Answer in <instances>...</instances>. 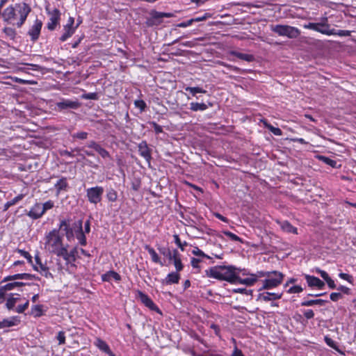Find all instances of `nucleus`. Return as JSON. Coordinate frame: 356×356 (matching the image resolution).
Listing matches in <instances>:
<instances>
[{
	"label": "nucleus",
	"instance_id": "1",
	"mask_svg": "<svg viewBox=\"0 0 356 356\" xmlns=\"http://www.w3.org/2000/svg\"><path fill=\"white\" fill-rule=\"evenodd\" d=\"M31 11V7L26 3H16L9 6L1 13L4 22L20 28L26 22Z\"/></svg>",
	"mask_w": 356,
	"mask_h": 356
},
{
	"label": "nucleus",
	"instance_id": "2",
	"mask_svg": "<svg viewBox=\"0 0 356 356\" xmlns=\"http://www.w3.org/2000/svg\"><path fill=\"white\" fill-rule=\"evenodd\" d=\"M241 268L234 266H216L205 270L207 277L225 280L231 284H236V274Z\"/></svg>",
	"mask_w": 356,
	"mask_h": 356
},
{
	"label": "nucleus",
	"instance_id": "3",
	"mask_svg": "<svg viewBox=\"0 0 356 356\" xmlns=\"http://www.w3.org/2000/svg\"><path fill=\"white\" fill-rule=\"evenodd\" d=\"M44 239V250L50 254L59 257L65 247L63 243V236H60L59 230L54 229L50 231L45 234Z\"/></svg>",
	"mask_w": 356,
	"mask_h": 356
},
{
	"label": "nucleus",
	"instance_id": "4",
	"mask_svg": "<svg viewBox=\"0 0 356 356\" xmlns=\"http://www.w3.org/2000/svg\"><path fill=\"white\" fill-rule=\"evenodd\" d=\"M257 276L260 277H265L262 281V286L259 291L262 289H272L276 288L283 281L284 275L281 272L277 270L273 271H257Z\"/></svg>",
	"mask_w": 356,
	"mask_h": 356
},
{
	"label": "nucleus",
	"instance_id": "5",
	"mask_svg": "<svg viewBox=\"0 0 356 356\" xmlns=\"http://www.w3.org/2000/svg\"><path fill=\"white\" fill-rule=\"evenodd\" d=\"M305 29L313 30L326 35H332L335 33V29H331L327 17L320 19L318 22H309L303 24Z\"/></svg>",
	"mask_w": 356,
	"mask_h": 356
},
{
	"label": "nucleus",
	"instance_id": "6",
	"mask_svg": "<svg viewBox=\"0 0 356 356\" xmlns=\"http://www.w3.org/2000/svg\"><path fill=\"white\" fill-rule=\"evenodd\" d=\"M271 31L280 36H286L291 39L298 38L300 34L298 28L289 25L276 24L271 26Z\"/></svg>",
	"mask_w": 356,
	"mask_h": 356
},
{
	"label": "nucleus",
	"instance_id": "7",
	"mask_svg": "<svg viewBox=\"0 0 356 356\" xmlns=\"http://www.w3.org/2000/svg\"><path fill=\"white\" fill-rule=\"evenodd\" d=\"M47 14L49 16V22L47 24V28L49 31H54L59 25L60 20V12L58 8L51 10L49 6L45 8Z\"/></svg>",
	"mask_w": 356,
	"mask_h": 356
},
{
	"label": "nucleus",
	"instance_id": "8",
	"mask_svg": "<svg viewBox=\"0 0 356 356\" xmlns=\"http://www.w3.org/2000/svg\"><path fill=\"white\" fill-rule=\"evenodd\" d=\"M104 193V188L102 186H96L88 188L86 190V197L90 203L97 204L100 202Z\"/></svg>",
	"mask_w": 356,
	"mask_h": 356
},
{
	"label": "nucleus",
	"instance_id": "9",
	"mask_svg": "<svg viewBox=\"0 0 356 356\" xmlns=\"http://www.w3.org/2000/svg\"><path fill=\"white\" fill-rule=\"evenodd\" d=\"M81 106V103L77 99H61L56 103V109L62 112L69 109H78Z\"/></svg>",
	"mask_w": 356,
	"mask_h": 356
},
{
	"label": "nucleus",
	"instance_id": "10",
	"mask_svg": "<svg viewBox=\"0 0 356 356\" xmlns=\"http://www.w3.org/2000/svg\"><path fill=\"white\" fill-rule=\"evenodd\" d=\"M67 245H66L61 254H60V257H62L67 266H70L71 267H76L74 262L76 260V255L78 253V248L76 246L74 247L70 252L67 251Z\"/></svg>",
	"mask_w": 356,
	"mask_h": 356
},
{
	"label": "nucleus",
	"instance_id": "11",
	"mask_svg": "<svg viewBox=\"0 0 356 356\" xmlns=\"http://www.w3.org/2000/svg\"><path fill=\"white\" fill-rule=\"evenodd\" d=\"M151 17L147 19V24L148 26H152L154 25H159L162 23V19L164 17H172L174 15L171 13L158 12L156 10H152L150 13Z\"/></svg>",
	"mask_w": 356,
	"mask_h": 356
},
{
	"label": "nucleus",
	"instance_id": "12",
	"mask_svg": "<svg viewBox=\"0 0 356 356\" xmlns=\"http://www.w3.org/2000/svg\"><path fill=\"white\" fill-rule=\"evenodd\" d=\"M42 27V22L41 20L36 19L33 24L30 27L28 35L30 36L31 41L35 42L39 38L40 31Z\"/></svg>",
	"mask_w": 356,
	"mask_h": 356
},
{
	"label": "nucleus",
	"instance_id": "13",
	"mask_svg": "<svg viewBox=\"0 0 356 356\" xmlns=\"http://www.w3.org/2000/svg\"><path fill=\"white\" fill-rule=\"evenodd\" d=\"M74 234L81 245L85 246L87 243L86 237L83 230V221L78 220L74 223Z\"/></svg>",
	"mask_w": 356,
	"mask_h": 356
},
{
	"label": "nucleus",
	"instance_id": "14",
	"mask_svg": "<svg viewBox=\"0 0 356 356\" xmlns=\"http://www.w3.org/2000/svg\"><path fill=\"white\" fill-rule=\"evenodd\" d=\"M138 148L139 154L145 159L149 165L152 160V149L148 147L147 142L145 140L140 142Z\"/></svg>",
	"mask_w": 356,
	"mask_h": 356
},
{
	"label": "nucleus",
	"instance_id": "15",
	"mask_svg": "<svg viewBox=\"0 0 356 356\" xmlns=\"http://www.w3.org/2000/svg\"><path fill=\"white\" fill-rule=\"evenodd\" d=\"M139 298L141 302L150 310L156 312L157 313H161L160 309L156 306V305L152 301V300L145 293L139 291L138 292Z\"/></svg>",
	"mask_w": 356,
	"mask_h": 356
},
{
	"label": "nucleus",
	"instance_id": "16",
	"mask_svg": "<svg viewBox=\"0 0 356 356\" xmlns=\"http://www.w3.org/2000/svg\"><path fill=\"white\" fill-rule=\"evenodd\" d=\"M259 278V276H257V272L254 274H250V276H248L246 278H241L240 276H238V273L236 274V284H245L248 286H253L255 282L257 281V280Z\"/></svg>",
	"mask_w": 356,
	"mask_h": 356
},
{
	"label": "nucleus",
	"instance_id": "17",
	"mask_svg": "<svg viewBox=\"0 0 356 356\" xmlns=\"http://www.w3.org/2000/svg\"><path fill=\"white\" fill-rule=\"evenodd\" d=\"M282 295V293L263 292L258 295L257 300L264 302L274 301L280 299Z\"/></svg>",
	"mask_w": 356,
	"mask_h": 356
},
{
	"label": "nucleus",
	"instance_id": "18",
	"mask_svg": "<svg viewBox=\"0 0 356 356\" xmlns=\"http://www.w3.org/2000/svg\"><path fill=\"white\" fill-rule=\"evenodd\" d=\"M44 214V210H42V204L40 203L35 204L27 213L28 216L33 220L41 218Z\"/></svg>",
	"mask_w": 356,
	"mask_h": 356
},
{
	"label": "nucleus",
	"instance_id": "19",
	"mask_svg": "<svg viewBox=\"0 0 356 356\" xmlns=\"http://www.w3.org/2000/svg\"><path fill=\"white\" fill-rule=\"evenodd\" d=\"M305 278L308 286L310 287H316L318 289H322L325 286V283L316 277L305 275Z\"/></svg>",
	"mask_w": 356,
	"mask_h": 356
},
{
	"label": "nucleus",
	"instance_id": "20",
	"mask_svg": "<svg viewBox=\"0 0 356 356\" xmlns=\"http://www.w3.org/2000/svg\"><path fill=\"white\" fill-rule=\"evenodd\" d=\"M94 344L100 350L106 353L109 356H115V354L111 351L109 346L102 339L97 338L94 342Z\"/></svg>",
	"mask_w": 356,
	"mask_h": 356
},
{
	"label": "nucleus",
	"instance_id": "21",
	"mask_svg": "<svg viewBox=\"0 0 356 356\" xmlns=\"http://www.w3.org/2000/svg\"><path fill=\"white\" fill-rule=\"evenodd\" d=\"M180 280V275L177 272H172L168 274L166 277L161 280L163 284L169 285L172 284H178Z\"/></svg>",
	"mask_w": 356,
	"mask_h": 356
},
{
	"label": "nucleus",
	"instance_id": "22",
	"mask_svg": "<svg viewBox=\"0 0 356 356\" xmlns=\"http://www.w3.org/2000/svg\"><path fill=\"white\" fill-rule=\"evenodd\" d=\"M20 322L19 317L12 316L0 321V329L10 327L17 325Z\"/></svg>",
	"mask_w": 356,
	"mask_h": 356
},
{
	"label": "nucleus",
	"instance_id": "23",
	"mask_svg": "<svg viewBox=\"0 0 356 356\" xmlns=\"http://www.w3.org/2000/svg\"><path fill=\"white\" fill-rule=\"evenodd\" d=\"M112 280L119 282L121 280V276L114 270H109L102 275V280L103 282H111Z\"/></svg>",
	"mask_w": 356,
	"mask_h": 356
},
{
	"label": "nucleus",
	"instance_id": "24",
	"mask_svg": "<svg viewBox=\"0 0 356 356\" xmlns=\"http://www.w3.org/2000/svg\"><path fill=\"white\" fill-rule=\"evenodd\" d=\"M228 55L236 56V58L247 62H252L254 60V56L252 54H243L234 50L229 51L228 52Z\"/></svg>",
	"mask_w": 356,
	"mask_h": 356
},
{
	"label": "nucleus",
	"instance_id": "25",
	"mask_svg": "<svg viewBox=\"0 0 356 356\" xmlns=\"http://www.w3.org/2000/svg\"><path fill=\"white\" fill-rule=\"evenodd\" d=\"M79 26V24H77L74 27L70 26H63V33L60 37V40L61 42L66 41L68 38H70L74 33L77 27Z\"/></svg>",
	"mask_w": 356,
	"mask_h": 356
},
{
	"label": "nucleus",
	"instance_id": "26",
	"mask_svg": "<svg viewBox=\"0 0 356 356\" xmlns=\"http://www.w3.org/2000/svg\"><path fill=\"white\" fill-rule=\"evenodd\" d=\"M170 260L173 261L175 267L177 272L182 270L184 266L181 263L180 255L177 250L175 249L172 250V256Z\"/></svg>",
	"mask_w": 356,
	"mask_h": 356
},
{
	"label": "nucleus",
	"instance_id": "27",
	"mask_svg": "<svg viewBox=\"0 0 356 356\" xmlns=\"http://www.w3.org/2000/svg\"><path fill=\"white\" fill-rule=\"evenodd\" d=\"M54 188L56 190V193L58 195L61 191H65L68 188L67 179L66 177H61L54 184Z\"/></svg>",
	"mask_w": 356,
	"mask_h": 356
},
{
	"label": "nucleus",
	"instance_id": "28",
	"mask_svg": "<svg viewBox=\"0 0 356 356\" xmlns=\"http://www.w3.org/2000/svg\"><path fill=\"white\" fill-rule=\"evenodd\" d=\"M277 223L280 225L281 229L287 233H293L295 234H298V229L296 227H293L289 222L284 221H277Z\"/></svg>",
	"mask_w": 356,
	"mask_h": 356
},
{
	"label": "nucleus",
	"instance_id": "29",
	"mask_svg": "<svg viewBox=\"0 0 356 356\" xmlns=\"http://www.w3.org/2000/svg\"><path fill=\"white\" fill-rule=\"evenodd\" d=\"M327 300H322V299H314V300H307L304 299L301 302L300 305L302 307H312L314 305H324Z\"/></svg>",
	"mask_w": 356,
	"mask_h": 356
},
{
	"label": "nucleus",
	"instance_id": "30",
	"mask_svg": "<svg viewBox=\"0 0 356 356\" xmlns=\"http://www.w3.org/2000/svg\"><path fill=\"white\" fill-rule=\"evenodd\" d=\"M25 285H31L29 283H25L22 282H9L1 286V290L4 291H11L16 288L21 287Z\"/></svg>",
	"mask_w": 356,
	"mask_h": 356
},
{
	"label": "nucleus",
	"instance_id": "31",
	"mask_svg": "<svg viewBox=\"0 0 356 356\" xmlns=\"http://www.w3.org/2000/svg\"><path fill=\"white\" fill-rule=\"evenodd\" d=\"M33 268L47 278H53V275L49 272V268L43 264L39 266L33 265Z\"/></svg>",
	"mask_w": 356,
	"mask_h": 356
},
{
	"label": "nucleus",
	"instance_id": "32",
	"mask_svg": "<svg viewBox=\"0 0 356 356\" xmlns=\"http://www.w3.org/2000/svg\"><path fill=\"white\" fill-rule=\"evenodd\" d=\"M145 249L150 254L151 258H152V261L154 263L159 264L161 266H163V262L161 261V259L159 258V257L158 256L157 253L156 252V251L154 250V249L153 248H152L149 245H146L145 246Z\"/></svg>",
	"mask_w": 356,
	"mask_h": 356
},
{
	"label": "nucleus",
	"instance_id": "33",
	"mask_svg": "<svg viewBox=\"0 0 356 356\" xmlns=\"http://www.w3.org/2000/svg\"><path fill=\"white\" fill-rule=\"evenodd\" d=\"M190 110L192 111H204L207 110L209 108V106L206 104L205 103L201 102H192L190 103Z\"/></svg>",
	"mask_w": 356,
	"mask_h": 356
},
{
	"label": "nucleus",
	"instance_id": "34",
	"mask_svg": "<svg viewBox=\"0 0 356 356\" xmlns=\"http://www.w3.org/2000/svg\"><path fill=\"white\" fill-rule=\"evenodd\" d=\"M186 92H188L193 97H196V95L197 93H203V94H205L207 92V90H204L201 87H190V86H186L184 88Z\"/></svg>",
	"mask_w": 356,
	"mask_h": 356
},
{
	"label": "nucleus",
	"instance_id": "35",
	"mask_svg": "<svg viewBox=\"0 0 356 356\" xmlns=\"http://www.w3.org/2000/svg\"><path fill=\"white\" fill-rule=\"evenodd\" d=\"M106 198L109 202H115L118 199V193L113 188H109L106 193Z\"/></svg>",
	"mask_w": 356,
	"mask_h": 356
},
{
	"label": "nucleus",
	"instance_id": "36",
	"mask_svg": "<svg viewBox=\"0 0 356 356\" xmlns=\"http://www.w3.org/2000/svg\"><path fill=\"white\" fill-rule=\"evenodd\" d=\"M3 32L10 40H14L17 35L16 31L12 27H5L3 29Z\"/></svg>",
	"mask_w": 356,
	"mask_h": 356
},
{
	"label": "nucleus",
	"instance_id": "37",
	"mask_svg": "<svg viewBox=\"0 0 356 356\" xmlns=\"http://www.w3.org/2000/svg\"><path fill=\"white\" fill-rule=\"evenodd\" d=\"M222 234L229 237V238L233 241L243 243V239L241 238L229 231H222Z\"/></svg>",
	"mask_w": 356,
	"mask_h": 356
},
{
	"label": "nucleus",
	"instance_id": "38",
	"mask_svg": "<svg viewBox=\"0 0 356 356\" xmlns=\"http://www.w3.org/2000/svg\"><path fill=\"white\" fill-rule=\"evenodd\" d=\"M324 340L328 346H330V348L334 349L335 350H337L338 352H340L336 341H334V340H332L331 338H330L327 336H325L324 337Z\"/></svg>",
	"mask_w": 356,
	"mask_h": 356
},
{
	"label": "nucleus",
	"instance_id": "39",
	"mask_svg": "<svg viewBox=\"0 0 356 356\" xmlns=\"http://www.w3.org/2000/svg\"><path fill=\"white\" fill-rule=\"evenodd\" d=\"M158 250L161 254L166 257L169 260L172 259V251H171L168 248L161 247L159 248Z\"/></svg>",
	"mask_w": 356,
	"mask_h": 356
},
{
	"label": "nucleus",
	"instance_id": "40",
	"mask_svg": "<svg viewBox=\"0 0 356 356\" xmlns=\"http://www.w3.org/2000/svg\"><path fill=\"white\" fill-rule=\"evenodd\" d=\"M64 231L65 232V236H66L67 239L68 241H71V239H72L75 236L74 224L73 225V226L72 227H70L68 228L64 229Z\"/></svg>",
	"mask_w": 356,
	"mask_h": 356
},
{
	"label": "nucleus",
	"instance_id": "41",
	"mask_svg": "<svg viewBox=\"0 0 356 356\" xmlns=\"http://www.w3.org/2000/svg\"><path fill=\"white\" fill-rule=\"evenodd\" d=\"M134 105L136 108H139L140 112L143 113L145 111L147 104L143 99H137L134 101Z\"/></svg>",
	"mask_w": 356,
	"mask_h": 356
},
{
	"label": "nucleus",
	"instance_id": "42",
	"mask_svg": "<svg viewBox=\"0 0 356 356\" xmlns=\"http://www.w3.org/2000/svg\"><path fill=\"white\" fill-rule=\"evenodd\" d=\"M32 312L36 317H40L42 315V305H35L32 307Z\"/></svg>",
	"mask_w": 356,
	"mask_h": 356
},
{
	"label": "nucleus",
	"instance_id": "43",
	"mask_svg": "<svg viewBox=\"0 0 356 356\" xmlns=\"http://www.w3.org/2000/svg\"><path fill=\"white\" fill-rule=\"evenodd\" d=\"M319 159L331 167H336L337 161L324 156H320Z\"/></svg>",
	"mask_w": 356,
	"mask_h": 356
},
{
	"label": "nucleus",
	"instance_id": "44",
	"mask_svg": "<svg viewBox=\"0 0 356 356\" xmlns=\"http://www.w3.org/2000/svg\"><path fill=\"white\" fill-rule=\"evenodd\" d=\"M174 237V240H175V243H176V245L182 250L184 251V247L188 245L187 242L186 241H184V242H181L179 236L177 234H175L173 236Z\"/></svg>",
	"mask_w": 356,
	"mask_h": 356
},
{
	"label": "nucleus",
	"instance_id": "45",
	"mask_svg": "<svg viewBox=\"0 0 356 356\" xmlns=\"http://www.w3.org/2000/svg\"><path fill=\"white\" fill-rule=\"evenodd\" d=\"M17 252L20 254L21 256L26 258L29 264H32V266L33 265L32 256L28 252L25 251L24 250L20 249H18Z\"/></svg>",
	"mask_w": 356,
	"mask_h": 356
},
{
	"label": "nucleus",
	"instance_id": "46",
	"mask_svg": "<svg viewBox=\"0 0 356 356\" xmlns=\"http://www.w3.org/2000/svg\"><path fill=\"white\" fill-rule=\"evenodd\" d=\"M96 152L104 159L110 158L109 152L101 145Z\"/></svg>",
	"mask_w": 356,
	"mask_h": 356
},
{
	"label": "nucleus",
	"instance_id": "47",
	"mask_svg": "<svg viewBox=\"0 0 356 356\" xmlns=\"http://www.w3.org/2000/svg\"><path fill=\"white\" fill-rule=\"evenodd\" d=\"M149 125L154 129V132L156 134H161L163 132V128L161 125L158 124L156 122L152 121L149 122Z\"/></svg>",
	"mask_w": 356,
	"mask_h": 356
},
{
	"label": "nucleus",
	"instance_id": "48",
	"mask_svg": "<svg viewBox=\"0 0 356 356\" xmlns=\"http://www.w3.org/2000/svg\"><path fill=\"white\" fill-rule=\"evenodd\" d=\"M54 206V203L52 200H48L42 204V210H44V213L51 209H52Z\"/></svg>",
	"mask_w": 356,
	"mask_h": 356
},
{
	"label": "nucleus",
	"instance_id": "49",
	"mask_svg": "<svg viewBox=\"0 0 356 356\" xmlns=\"http://www.w3.org/2000/svg\"><path fill=\"white\" fill-rule=\"evenodd\" d=\"M88 134L86 131H79L72 135L73 138H78L80 140H85L88 138Z\"/></svg>",
	"mask_w": 356,
	"mask_h": 356
},
{
	"label": "nucleus",
	"instance_id": "50",
	"mask_svg": "<svg viewBox=\"0 0 356 356\" xmlns=\"http://www.w3.org/2000/svg\"><path fill=\"white\" fill-rule=\"evenodd\" d=\"M82 97L85 99H92V100H97L99 98L98 94L97 92L85 93L82 95Z\"/></svg>",
	"mask_w": 356,
	"mask_h": 356
},
{
	"label": "nucleus",
	"instance_id": "51",
	"mask_svg": "<svg viewBox=\"0 0 356 356\" xmlns=\"http://www.w3.org/2000/svg\"><path fill=\"white\" fill-rule=\"evenodd\" d=\"M303 291V289L298 285L293 286L287 290L288 293H299Z\"/></svg>",
	"mask_w": 356,
	"mask_h": 356
},
{
	"label": "nucleus",
	"instance_id": "52",
	"mask_svg": "<svg viewBox=\"0 0 356 356\" xmlns=\"http://www.w3.org/2000/svg\"><path fill=\"white\" fill-rule=\"evenodd\" d=\"M192 254L200 257H205V258H209L207 254L204 253L203 251H202L200 249H199L197 247H195L193 250H192Z\"/></svg>",
	"mask_w": 356,
	"mask_h": 356
},
{
	"label": "nucleus",
	"instance_id": "53",
	"mask_svg": "<svg viewBox=\"0 0 356 356\" xmlns=\"http://www.w3.org/2000/svg\"><path fill=\"white\" fill-rule=\"evenodd\" d=\"M16 280H21V273L15 274L13 275H8L3 278L2 282H8V281H13Z\"/></svg>",
	"mask_w": 356,
	"mask_h": 356
},
{
	"label": "nucleus",
	"instance_id": "54",
	"mask_svg": "<svg viewBox=\"0 0 356 356\" xmlns=\"http://www.w3.org/2000/svg\"><path fill=\"white\" fill-rule=\"evenodd\" d=\"M339 277L342 279V280H346L348 282L352 284L353 282V277L352 275H349V274H347V273H340L339 274Z\"/></svg>",
	"mask_w": 356,
	"mask_h": 356
},
{
	"label": "nucleus",
	"instance_id": "55",
	"mask_svg": "<svg viewBox=\"0 0 356 356\" xmlns=\"http://www.w3.org/2000/svg\"><path fill=\"white\" fill-rule=\"evenodd\" d=\"M21 280H39V277L35 275L24 273H21Z\"/></svg>",
	"mask_w": 356,
	"mask_h": 356
},
{
	"label": "nucleus",
	"instance_id": "56",
	"mask_svg": "<svg viewBox=\"0 0 356 356\" xmlns=\"http://www.w3.org/2000/svg\"><path fill=\"white\" fill-rule=\"evenodd\" d=\"M302 312L304 316L307 319H312L314 317V312L312 309H303Z\"/></svg>",
	"mask_w": 356,
	"mask_h": 356
},
{
	"label": "nucleus",
	"instance_id": "57",
	"mask_svg": "<svg viewBox=\"0 0 356 356\" xmlns=\"http://www.w3.org/2000/svg\"><path fill=\"white\" fill-rule=\"evenodd\" d=\"M12 79L15 83H20V84H33V83H35V81H33L25 80V79H20L18 77H13Z\"/></svg>",
	"mask_w": 356,
	"mask_h": 356
},
{
	"label": "nucleus",
	"instance_id": "58",
	"mask_svg": "<svg viewBox=\"0 0 356 356\" xmlns=\"http://www.w3.org/2000/svg\"><path fill=\"white\" fill-rule=\"evenodd\" d=\"M56 339L58 341V344H65V335L63 331L58 332Z\"/></svg>",
	"mask_w": 356,
	"mask_h": 356
},
{
	"label": "nucleus",
	"instance_id": "59",
	"mask_svg": "<svg viewBox=\"0 0 356 356\" xmlns=\"http://www.w3.org/2000/svg\"><path fill=\"white\" fill-rule=\"evenodd\" d=\"M351 34V32L350 31H348V30H335V33L333 35H339V36H341V37H347V36H350Z\"/></svg>",
	"mask_w": 356,
	"mask_h": 356
},
{
	"label": "nucleus",
	"instance_id": "60",
	"mask_svg": "<svg viewBox=\"0 0 356 356\" xmlns=\"http://www.w3.org/2000/svg\"><path fill=\"white\" fill-rule=\"evenodd\" d=\"M29 302L27 300L24 304L18 305L16 308V312L21 314L23 313L29 307Z\"/></svg>",
	"mask_w": 356,
	"mask_h": 356
},
{
	"label": "nucleus",
	"instance_id": "61",
	"mask_svg": "<svg viewBox=\"0 0 356 356\" xmlns=\"http://www.w3.org/2000/svg\"><path fill=\"white\" fill-rule=\"evenodd\" d=\"M209 17H211V14L206 13L202 16L194 17L193 19L194 20V22H199L204 21Z\"/></svg>",
	"mask_w": 356,
	"mask_h": 356
},
{
	"label": "nucleus",
	"instance_id": "62",
	"mask_svg": "<svg viewBox=\"0 0 356 356\" xmlns=\"http://www.w3.org/2000/svg\"><path fill=\"white\" fill-rule=\"evenodd\" d=\"M16 300L17 299L16 298H10L7 300L6 303V307L10 310V309H13L15 305V302H16Z\"/></svg>",
	"mask_w": 356,
	"mask_h": 356
},
{
	"label": "nucleus",
	"instance_id": "63",
	"mask_svg": "<svg viewBox=\"0 0 356 356\" xmlns=\"http://www.w3.org/2000/svg\"><path fill=\"white\" fill-rule=\"evenodd\" d=\"M194 22V20L193 19H190L188 20H186V21H184V22H182L181 23H179L177 26L178 27H181V28H186V27H188V26H190L191 25L193 24V23Z\"/></svg>",
	"mask_w": 356,
	"mask_h": 356
},
{
	"label": "nucleus",
	"instance_id": "64",
	"mask_svg": "<svg viewBox=\"0 0 356 356\" xmlns=\"http://www.w3.org/2000/svg\"><path fill=\"white\" fill-rule=\"evenodd\" d=\"M269 130L275 136H281L282 134V130L280 128L274 127L272 125L268 127Z\"/></svg>",
	"mask_w": 356,
	"mask_h": 356
}]
</instances>
